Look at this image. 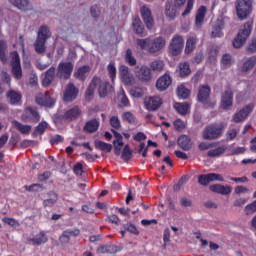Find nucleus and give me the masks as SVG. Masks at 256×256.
<instances>
[{
  "instance_id": "nucleus-12",
  "label": "nucleus",
  "mask_w": 256,
  "mask_h": 256,
  "mask_svg": "<svg viewBox=\"0 0 256 256\" xmlns=\"http://www.w3.org/2000/svg\"><path fill=\"white\" fill-rule=\"evenodd\" d=\"M120 77L124 85L133 86L135 85V76L129 72V67L122 65L120 66Z\"/></svg>"
},
{
  "instance_id": "nucleus-19",
  "label": "nucleus",
  "mask_w": 256,
  "mask_h": 256,
  "mask_svg": "<svg viewBox=\"0 0 256 256\" xmlns=\"http://www.w3.org/2000/svg\"><path fill=\"white\" fill-rule=\"evenodd\" d=\"M57 68L55 66H51L46 72L45 76L42 80L43 87H49L53 81H55V77H57Z\"/></svg>"
},
{
  "instance_id": "nucleus-39",
  "label": "nucleus",
  "mask_w": 256,
  "mask_h": 256,
  "mask_svg": "<svg viewBox=\"0 0 256 256\" xmlns=\"http://www.w3.org/2000/svg\"><path fill=\"white\" fill-rule=\"evenodd\" d=\"M89 71H91V68L89 66H82L77 70L74 75L76 79H80V81H85V74L89 73Z\"/></svg>"
},
{
  "instance_id": "nucleus-8",
  "label": "nucleus",
  "mask_w": 256,
  "mask_h": 256,
  "mask_svg": "<svg viewBox=\"0 0 256 256\" xmlns=\"http://www.w3.org/2000/svg\"><path fill=\"white\" fill-rule=\"evenodd\" d=\"M213 181L223 182L225 179L221 174L217 173L201 174L198 176V183L202 187H209V184L213 183Z\"/></svg>"
},
{
  "instance_id": "nucleus-16",
  "label": "nucleus",
  "mask_w": 256,
  "mask_h": 256,
  "mask_svg": "<svg viewBox=\"0 0 256 256\" xmlns=\"http://www.w3.org/2000/svg\"><path fill=\"white\" fill-rule=\"evenodd\" d=\"M165 38L157 37L155 39H151L150 47L148 48V53H159L163 47H165Z\"/></svg>"
},
{
  "instance_id": "nucleus-36",
  "label": "nucleus",
  "mask_w": 256,
  "mask_h": 256,
  "mask_svg": "<svg viewBox=\"0 0 256 256\" xmlns=\"http://www.w3.org/2000/svg\"><path fill=\"white\" fill-rule=\"evenodd\" d=\"M0 61L7 63V41L0 40Z\"/></svg>"
},
{
  "instance_id": "nucleus-13",
  "label": "nucleus",
  "mask_w": 256,
  "mask_h": 256,
  "mask_svg": "<svg viewBox=\"0 0 256 256\" xmlns=\"http://www.w3.org/2000/svg\"><path fill=\"white\" fill-rule=\"evenodd\" d=\"M254 108L255 104L253 103L246 105L243 109L234 115V122L241 123V121H245Z\"/></svg>"
},
{
  "instance_id": "nucleus-22",
  "label": "nucleus",
  "mask_w": 256,
  "mask_h": 256,
  "mask_svg": "<svg viewBox=\"0 0 256 256\" xmlns=\"http://www.w3.org/2000/svg\"><path fill=\"white\" fill-rule=\"evenodd\" d=\"M35 101L41 107H53L55 105V100L47 95V92H45V95L36 96Z\"/></svg>"
},
{
  "instance_id": "nucleus-29",
  "label": "nucleus",
  "mask_w": 256,
  "mask_h": 256,
  "mask_svg": "<svg viewBox=\"0 0 256 256\" xmlns=\"http://www.w3.org/2000/svg\"><path fill=\"white\" fill-rule=\"evenodd\" d=\"M205 13H207V7L201 6L198 9L195 19V25L198 29L203 25V21H205Z\"/></svg>"
},
{
  "instance_id": "nucleus-58",
  "label": "nucleus",
  "mask_w": 256,
  "mask_h": 256,
  "mask_svg": "<svg viewBox=\"0 0 256 256\" xmlns=\"http://www.w3.org/2000/svg\"><path fill=\"white\" fill-rule=\"evenodd\" d=\"M119 99L122 105H124V107H127V105H129V98H127V95H125V90H122L119 94Z\"/></svg>"
},
{
  "instance_id": "nucleus-17",
  "label": "nucleus",
  "mask_w": 256,
  "mask_h": 256,
  "mask_svg": "<svg viewBox=\"0 0 256 256\" xmlns=\"http://www.w3.org/2000/svg\"><path fill=\"white\" fill-rule=\"evenodd\" d=\"M209 190L212 193H218L219 195H231V191H233V187L230 185H221V184H212L209 186Z\"/></svg>"
},
{
  "instance_id": "nucleus-59",
  "label": "nucleus",
  "mask_w": 256,
  "mask_h": 256,
  "mask_svg": "<svg viewBox=\"0 0 256 256\" xmlns=\"http://www.w3.org/2000/svg\"><path fill=\"white\" fill-rule=\"evenodd\" d=\"M174 127L176 131H183V129H185V122H183L181 119H176L174 121Z\"/></svg>"
},
{
  "instance_id": "nucleus-55",
  "label": "nucleus",
  "mask_w": 256,
  "mask_h": 256,
  "mask_svg": "<svg viewBox=\"0 0 256 256\" xmlns=\"http://www.w3.org/2000/svg\"><path fill=\"white\" fill-rule=\"evenodd\" d=\"M91 17L97 19L101 15V9L96 4L90 8Z\"/></svg>"
},
{
  "instance_id": "nucleus-15",
  "label": "nucleus",
  "mask_w": 256,
  "mask_h": 256,
  "mask_svg": "<svg viewBox=\"0 0 256 256\" xmlns=\"http://www.w3.org/2000/svg\"><path fill=\"white\" fill-rule=\"evenodd\" d=\"M211 95V87L208 85H203L200 87L197 99L199 103H203V105H209V97Z\"/></svg>"
},
{
  "instance_id": "nucleus-51",
  "label": "nucleus",
  "mask_w": 256,
  "mask_h": 256,
  "mask_svg": "<svg viewBox=\"0 0 256 256\" xmlns=\"http://www.w3.org/2000/svg\"><path fill=\"white\" fill-rule=\"evenodd\" d=\"M246 215H253V213L256 212V200H254L252 203L248 204L245 209Z\"/></svg>"
},
{
  "instance_id": "nucleus-9",
  "label": "nucleus",
  "mask_w": 256,
  "mask_h": 256,
  "mask_svg": "<svg viewBox=\"0 0 256 256\" xmlns=\"http://www.w3.org/2000/svg\"><path fill=\"white\" fill-rule=\"evenodd\" d=\"M11 55L12 74L14 75L15 79H21V77H23V70L21 69V59L19 58V53L14 51L11 53Z\"/></svg>"
},
{
  "instance_id": "nucleus-37",
  "label": "nucleus",
  "mask_w": 256,
  "mask_h": 256,
  "mask_svg": "<svg viewBox=\"0 0 256 256\" xmlns=\"http://www.w3.org/2000/svg\"><path fill=\"white\" fill-rule=\"evenodd\" d=\"M191 75V68L189 67V63L184 62L179 64V76L180 77H188Z\"/></svg>"
},
{
  "instance_id": "nucleus-14",
  "label": "nucleus",
  "mask_w": 256,
  "mask_h": 256,
  "mask_svg": "<svg viewBox=\"0 0 256 256\" xmlns=\"http://www.w3.org/2000/svg\"><path fill=\"white\" fill-rule=\"evenodd\" d=\"M97 87L98 95L101 99H105V97H107V95L113 91V86L107 81H102L100 78L99 83H97Z\"/></svg>"
},
{
  "instance_id": "nucleus-49",
  "label": "nucleus",
  "mask_w": 256,
  "mask_h": 256,
  "mask_svg": "<svg viewBox=\"0 0 256 256\" xmlns=\"http://www.w3.org/2000/svg\"><path fill=\"white\" fill-rule=\"evenodd\" d=\"M47 241V236H45V233L43 232L40 233V236L32 239L33 245H41L42 243H47Z\"/></svg>"
},
{
  "instance_id": "nucleus-46",
  "label": "nucleus",
  "mask_w": 256,
  "mask_h": 256,
  "mask_svg": "<svg viewBox=\"0 0 256 256\" xmlns=\"http://www.w3.org/2000/svg\"><path fill=\"white\" fill-rule=\"evenodd\" d=\"M190 93L189 89L185 88L183 85H180L177 89V95L181 99H189Z\"/></svg>"
},
{
  "instance_id": "nucleus-50",
  "label": "nucleus",
  "mask_w": 256,
  "mask_h": 256,
  "mask_svg": "<svg viewBox=\"0 0 256 256\" xmlns=\"http://www.w3.org/2000/svg\"><path fill=\"white\" fill-rule=\"evenodd\" d=\"M130 95L132 97H135L136 99H139L140 97H143V95H144L143 89H141L139 87H133L130 90Z\"/></svg>"
},
{
  "instance_id": "nucleus-64",
  "label": "nucleus",
  "mask_w": 256,
  "mask_h": 256,
  "mask_svg": "<svg viewBox=\"0 0 256 256\" xmlns=\"http://www.w3.org/2000/svg\"><path fill=\"white\" fill-rule=\"evenodd\" d=\"M113 145H114L115 155H117V156L121 155V149L123 147V142L113 143Z\"/></svg>"
},
{
  "instance_id": "nucleus-42",
  "label": "nucleus",
  "mask_w": 256,
  "mask_h": 256,
  "mask_svg": "<svg viewBox=\"0 0 256 256\" xmlns=\"http://www.w3.org/2000/svg\"><path fill=\"white\" fill-rule=\"evenodd\" d=\"M255 65H256V56H252L243 64L242 71L247 73V71H249L250 69H253Z\"/></svg>"
},
{
  "instance_id": "nucleus-24",
  "label": "nucleus",
  "mask_w": 256,
  "mask_h": 256,
  "mask_svg": "<svg viewBox=\"0 0 256 256\" xmlns=\"http://www.w3.org/2000/svg\"><path fill=\"white\" fill-rule=\"evenodd\" d=\"M97 83H99V77H94L86 89L85 92V100L93 101V97L95 96V90L97 89Z\"/></svg>"
},
{
  "instance_id": "nucleus-60",
  "label": "nucleus",
  "mask_w": 256,
  "mask_h": 256,
  "mask_svg": "<svg viewBox=\"0 0 256 256\" xmlns=\"http://www.w3.org/2000/svg\"><path fill=\"white\" fill-rule=\"evenodd\" d=\"M217 57H219V48H212L209 52V58L211 61H217Z\"/></svg>"
},
{
  "instance_id": "nucleus-28",
  "label": "nucleus",
  "mask_w": 256,
  "mask_h": 256,
  "mask_svg": "<svg viewBox=\"0 0 256 256\" xmlns=\"http://www.w3.org/2000/svg\"><path fill=\"white\" fill-rule=\"evenodd\" d=\"M81 115V110L79 107L75 106L64 113L66 121H75Z\"/></svg>"
},
{
  "instance_id": "nucleus-2",
  "label": "nucleus",
  "mask_w": 256,
  "mask_h": 256,
  "mask_svg": "<svg viewBox=\"0 0 256 256\" xmlns=\"http://www.w3.org/2000/svg\"><path fill=\"white\" fill-rule=\"evenodd\" d=\"M251 31H253V22H246L234 38L232 42L233 48L241 49V47L247 43V39H249Z\"/></svg>"
},
{
  "instance_id": "nucleus-32",
  "label": "nucleus",
  "mask_w": 256,
  "mask_h": 256,
  "mask_svg": "<svg viewBox=\"0 0 256 256\" xmlns=\"http://www.w3.org/2000/svg\"><path fill=\"white\" fill-rule=\"evenodd\" d=\"M94 146L96 149H99L100 151H106V153H111V151L113 150V145L105 143L100 140H95Z\"/></svg>"
},
{
  "instance_id": "nucleus-26",
  "label": "nucleus",
  "mask_w": 256,
  "mask_h": 256,
  "mask_svg": "<svg viewBox=\"0 0 256 256\" xmlns=\"http://www.w3.org/2000/svg\"><path fill=\"white\" fill-rule=\"evenodd\" d=\"M177 9H179V6H177L173 1H167L165 6V15L168 17V19H175L177 17Z\"/></svg>"
},
{
  "instance_id": "nucleus-45",
  "label": "nucleus",
  "mask_w": 256,
  "mask_h": 256,
  "mask_svg": "<svg viewBox=\"0 0 256 256\" xmlns=\"http://www.w3.org/2000/svg\"><path fill=\"white\" fill-rule=\"evenodd\" d=\"M132 25L137 35H143V31L145 30V27L143 26V23L141 22L140 19H135Z\"/></svg>"
},
{
  "instance_id": "nucleus-48",
  "label": "nucleus",
  "mask_w": 256,
  "mask_h": 256,
  "mask_svg": "<svg viewBox=\"0 0 256 256\" xmlns=\"http://www.w3.org/2000/svg\"><path fill=\"white\" fill-rule=\"evenodd\" d=\"M126 61L131 66L137 65V59H135V57L133 56V51L129 48L126 50Z\"/></svg>"
},
{
  "instance_id": "nucleus-7",
  "label": "nucleus",
  "mask_w": 256,
  "mask_h": 256,
  "mask_svg": "<svg viewBox=\"0 0 256 256\" xmlns=\"http://www.w3.org/2000/svg\"><path fill=\"white\" fill-rule=\"evenodd\" d=\"M135 76L142 83H149L153 79V74H151V68L147 65L137 66L135 68Z\"/></svg>"
},
{
  "instance_id": "nucleus-56",
  "label": "nucleus",
  "mask_w": 256,
  "mask_h": 256,
  "mask_svg": "<svg viewBox=\"0 0 256 256\" xmlns=\"http://www.w3.org/2000/svg\"><path fill=\"white\" fill-rule=\"evenodd\" d=\"M110 125L114 129H120L121 128V121L119 120V117L117 116H112L110 118Z\"/></svg>"
},
{
  "instance_id": "nucleus-62",
  "label": "nucleus",
  "mask_w": 256,
  "mask_h": 256,
  "mask_svg": "<svg viewBox=\"0 0 256 256\" xmlns=\"http://www.w3.org/2000/svg\"><path fill=\"white\" fill-rule=\"evenodd\" d=\"M234 193H236V195H241L243 193H249V188H247L245 186H236L234 189Z\"/></svg>"
},
{
  "instance_id": "nucleus-35",
  "label": "nucleus",
  "mask_w": 256,
  "mask_h": 256,
  "mask_svg": "<svg viewBox=\"0 0 256 256\" xmlns=\"http://www.w3.org/2000/svg\"><path fill=\"white\" fill-rule=\"evenodd\" d=\"M174 109H176L180 115H187L189 113V103H175Z\"/></svg>"
},
{
  "instance_id": "nucleus-63",
  "label": "nucleus",
  "mask_w": 256,
  "mask_h": 256,
  "mask_svg": "<svg viewBox=\"0 0 256 256\" xmlns=\"http://www.w3.org/2000/svg\"><path fill=\"white\" fill-rule=\"evenodd\" d=\"M4 223L10 225V227H19V222L15 221L13 218H3Z\"/></svg>"
},
{
  "instance_id": "nucleus-6",
  "label": "nucleus",
  "mask_w": 256,
  "mask_h": 256,
  "mask_svg": "<svg viewBox=\"0 0 256 256\" xmlns=\"http://www.w3.org/2000/svg\"><path fill=\"white\" fill-rule=\"evenodd\" d=\"M184 45L185 40H183V36L175 35L170 41L168 51L173 55V57H177V55H181V51H183Z\"/></svg>"
},
{
  "instance_id": "nucleus-18",
  "label": "nucleus",
  "mask_w": 256,
  "mask_h": 256,
  "mask_svg": "<svg viewBox=\"0 0 256 256\" xmlns=\"http://www.w3.org/2000/svg\"><path fill=\"white\" fill-rule=\"evenodd\" d=\"M11 5L17 7L20 11L27 13V11H33V4L29 0H9Z\"/></svg>"
},
{
  "instance_id": "nucleus-47",
  "label": "nucleus",
  "mask_w": 256,
  "mask_h": 256,
  "mask_svg": "<svg viewBox=\"0 0 256 256\" xmlns=\"http://www.w3.org/2000/svg\"><path fill=\"white\" fill-rule=\"evenodd\" d=\"M123 121H128L130 125H137V118L131 112H124L122 115Z\"/></svg>"
},
{
  "instance_id": "nucleus-54",
  "label": "nucleus",
  "mask_w": 256,
  "mask_h": 256,
  "mask_svg": "<svg viewBox=\"0 0 256 256\" xmlns=\"http://www.w3.org/2000/svg\"><path fill=\"white\" fill-rule=\"evenodd\" d=\"M124 229L128 231V233H132L133 235H139V230H137V226L134 224H124Z\"/></svg>"
},
{
  "instance_id": "nucleus-43",
  "label": "nucleus",
  "mask_w": 256,
  "mask_h": 256,
  "mask_svg": "<svg viewBox=\"0 0 256 256\" xmlns=\"http://www.w3.org/2000/svg\"><path fill=\"white\" fill-rule=\"evenodd\" d=\"M226 149H227V147L221 146L214 150H209L207 152V155H208V157H221V155H223V153H225Z\"/></svg>"
},
{
  "instance_id": "nucleus-44",
  "label": "nucleus",
  "mask_w": 256,
  "mask_h": 256,
  "mask_svg": "<svg viewBox=\"0 0 256 256\" xmlns=\"http://www.w3.org/2000/svg\"><path fill=\"white\" fill-rule=\"evenodd\" d=\"M165 64L161 60H154L150 63V71H163Z\"/></svg>"
},
{
  "instance_id": "nucleus-11",
  "label": "nucleus",
  "mask_w": 256,
  "mask_h": 256,
  "mask_svg": "<svg viewBox=\"0 0 256 256\" xmlns=\"http://www.w3.org/2000/svg\"><path fill=\"white\" fill-rule=\"evenodd\" d=\"M78 95L79 88L75 87V84L69 83L64 91L63 99L66 103H71V101H75L77 99Z\"/></svg>"
},
{
  "instance_id": "nucleus-1",
  "label": "nucleus",
  "mask_w": 256,
  "mask_h": 256,
  "mask_svg": "<svg viewBox=\"0 0 256 256\" xmlns=\"http://www.w3.org/2000/svg\"><path fill=\"white\" fill-rule=\"evenodd\" d=\"M51 39V30L47 26H41L38 30L37 38L34 42V49L38 55H45L47 51V40Z\"/></svg>"
},
{
  "instance_id": "nucleus-38",
  "label": "nucleus",
  "mask_w": 256,
  "mask_h": 256,
  "mask_svg": "<svg viewBox=\"0 0 256 256\" xmlns=\"http://www.w3.org/2000/svg\"><path fill=\"white\" fill-rule=\"evenodd\" d=\"M48 195L50 198L44 200V207H53V204L57 203V199H59V196L55 192H49Z\"/></svg>"
},
{
  "instance_id": "nucleus-4",
  "label": "nucleus",
  "mask_w": 256,
  "mask_h": 256,
  "mask_svg": "<svg viewBox=\"0 0 256 256\" xmlns=\"http://www.w3.org/2000/svg\"><path fill=\"white\" fill-rule=\"evenodd\" d=\"M224 129L223 124H210L203 130L202 137L205 141H215L221 137Z\"/></svg>"
},
{
  "instance_id": "nucleus-34",
  "label": "nucleus",
  "mask_w": 256,
  "mask_h": 256,
  "mask_svg": "<svg viewBox=\"0 0 256 256\" xmlns=\"http://www.w3.org/2000/svg\"><path fill=\"white\" fill-rule=\"evenodd\" d=\"M6 95L9 98V101L12 105H17V103L21 101V94L14 90L8 91Z\"/></svg>"
},
{
  "instance_id": "nucleus-33",
  "label": "nucleus",
  "mask_w": 256,
  "mask_h": 256,
  "mask_svg": "<svg viewBox=\"0 0 256 256\" xmlns=\"http://www.w3.org/2000/svg\"><path fill=\"white\" fill-rule=\"evenodd\" d=\"M12 123L14 127H16V129L20 131V133H22L23 135H27V133H29L32 129L31 125H23L17 120H14Z\"/></svg>"
},
{
  "instance_id": "nucleus-52",
  "label": "nucleus",
  "mask_w": 256,
  "mask_h": 256,
  "mask_svg": "<svg viewBox=\"0 0 256 256\" xmlns=\"http://www.w3.org/2000/svg\"><path fill=\"white\" fill-rule=\"evenodd\" d=\"M27 109H28L30 117H32L33 121H39V119H41V116L39 115L37 108L28 107Z\"/></svg>"
},
{
  "instance_id": "nucleus-21",
  "label": "nucleus",
  "mask_w": 256,
  "mask_h": 256,
  "mask_svg": "<svg viewBox=\"0 0 256 256\" xmlns=\"http://www.w3.org/2000/svg\"><path fill=\"white\" fill-rule=\"evenodd\" d=\"M80 233H81V230H79L78 228H76L74 230L67 229L60 236V242L63 245H67V243H69V241H71V237H78V235H80Z\"/></svg>"
},
{
  "instance_id": "nucleus-53",
  "label": "nucleus",
  "mask_w": 256,
  "mask_h": 256,
  "mask_svg": "<svg viewBox=\"0 0 256 256\" xmlns=\"http://www.w3.org/2000/svg\"><path fill=\"white\" fill-rule=\"evenodd\" d=\"M108 69V73L110 78L112 79V81H115V77L117 75V68H115V64L114 63H110L107 67Z\"/></svg>"
},
{
  "instance_id": "nucleus-40",
  "label": "nucleus",
  "mask_w": 256,
  "mask_h": 256,
  "mask_svg": "<svg viewBox=\"0 0 256 256\" xmlns=\"http://www.w3.org/2000/svg\"><path fill=\"white\" fill-rule=\"evenodd\" d=\"M136 45L145 51V49H149L151 47V38H144V39H136Z\"/></svg>"
},
{
  "instance_id": "nucleus-57",
  "label": "nucleus",
  "mask_w": 256,
  "mask_h": 256,
  "mask_svg": "<svg viewBox=\"0 0 256 256\" xmlns=\"http://www.w3.org/2000/svg\"><path fill=\"white\" fill-rule=\"evenodd\" d=\"M133 157V150H122L121 159L123 161H129Z\"/></svg>"
},
{
  "instance_id": "nucleus-41",
  "label": "nucleus",
  "mask_w": 256,
  "mask_h": 256,
  "mask_svg": "<svg viewBox=\"0 0 256 256\" xmlns=\"http://www.w3.org/2000/svg\"><path fill=\"white\" fill-rule=\"evenodd\" d=\"M47 127H49V124L47 122L43 121L39 123V125L35 128L34 132L32 133L33 137H37L38 135H43Z\"/></svg>"
},
{
  "instance_id": "nucleus-27",
  "label": "nucleus",
  "mask_w": 256,
  "mask_h": 256,
  "mask_svg": "<svg viewBox=\"0 0 256 256\" xmlns=\"http://www.w3.org/2000/svg\"><path fill=\"white\" fill-rule=\"evenodd\" d=\"M177 144L183 151H189L193 147V142H191V138L187 135H181L177 140Z\"/></svg>"
},
{
  "instance_id": "nucleus-20",
  "label": "nucleus",
  "mask_w": 256,
  "mask_h": 256,
  "mask_svg": "<svg viewBox=\"0 0 256 256\" xmlns=\"http://www.w3.org/2000/svg\"><path fill=\"white\" fill-rule=\"evenodd\" d=\"M171 83H173L171 76L169 74H164L157 80L156 88L158 91H166V89H169Z\"/></svg>"
},
{
  "instance_id": "nucleus-61",
  "label": "nucleus",
  "mask_w": 256,
  "mask_h": 256,
  "mask_svg": "<svg viewBox=\"0 0 256 256\" xmlns=\"http://www.w3.org/2000/svg\"><path fill=\"white\" fill-rule=\"evenodd\" d=\"M21 119L24 123H31L33 121V117L29 114L28 108H26L25 113L21 116Z\"/></svg>"
},
{
  "instance_id": "nucleus-10",
  "label": "nucleus",
  "mask_w": 256,
  "mask_h": 256,
  "mask_svg": "<svg viewBox=\"0 0 256 256\" xmlns=\"http://www.w3.org/2000/svg\"><path fill=\"white\" fill-rule=\"evenodd\" d=\"M141 17L143 19L144 25H146V29L151 31L155 25V20L153 19V14L151 13V9L147 6H142L140 8Z\"/></svg>"
},
{
  "instance_id": "nucleus-23",
  "label": "nucleus",
  "mask_w": 256,
  "mask_h": 256,
  "mask_svg": "<svg viewBox=\"0 0 256 256\" xmlns=\"http://www.w3.org/2000/svg\"><path fill=\"white\" fill-rule=\"evenodd\" d=\"M145 105L148 111H157L163 105V100L159 96H154L145 101Z\"/></svg>"
},
{
  "instance_id": "nucleus-30",
  "label": "nucleus",
  "mask_w": 256,
  "mask_h": 256,
  "mask_svg": "<svg viewBox=\"0 0 256 256\" xmlns=\"http://www.w3.org/2000/svg\"><path fill=\"white\" fill-rule=\"evenodd\" d=\"M99 129V120L98 119H92L88 122H86L85 126L83 127V131L86 133H95Z\"/></svg>"
},
{
  "instance_id": "nucleus-5",
  "label": "nucleus",
  "mask_w": 256,
  "mask_h": 256,
  "mask_svg": "<svg viewBox=\"0 0 256 256\" xmlns=\"http://www.w3.org/2000/svg\"><path fill=\"white\" fill-rule=\"evenodd\" d=\"M73 67L74 65L71 62H60L56 69L57 79H64V81L71 79Z\"/></svg>"
},
{
  "instance_id": "nucleus-31",
  "label": "nucleus",
  "mask_w": 256,
  "mask_h": 256,
  "mask_svg": "<svg viewBox=\"0 0 256 256\" xmlns=\"http://www.w3.org/2000/svg\"><path fill=\"white\" fill-rule=\"evenodd\" d=\"M195 47H197V38L189 37L186 41L185 54L191 55L195 51Z\"/></svg>"
},
{
  "instance_id": "nucleus-3",
  "label": "nucleus",
  "mask_w": 256,
  "mask_h": 256,
  "mask_svg": "<svg viewBox=\"0 0 256 256\" xmlns=\"http://www.w3.org/2000/svg\"><path fill=\"white\" fill-rule=\"evenodd\" d=\"M235 7L238 19L245 21L253 11V0H237Z\"/></svg>"
},
{
  "instance_id": "nucleus-25",
  "label": "nucleus",
  "mask_w": 256,
  "mask_h": 256,
  "mask_svg": "<svg viewBox=\"0 0 256 256\" xmlns=\"http://www.w3.org/2000/svg\"><path fill=\"white\" fill-rule=\"evenodd\" d=\"M222 109H229V107L233 106V91L228 89L224 92L221 98Z\"/></svg>"
}]
</instances>
